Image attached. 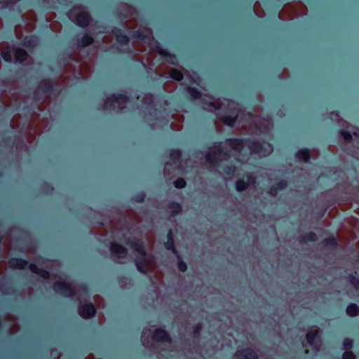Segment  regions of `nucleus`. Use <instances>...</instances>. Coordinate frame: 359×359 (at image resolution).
<instances>
[{
    "label": "nucleus",
    "mask_w": 359,
    "mask_h": 359,
    "mask_svg": "<svg viewBox=\"0 0 359 359\" xmlns=\"http://www.w3.org/2000/svg\"><path fill=\"white\" fill-rule=\"evenodd\" d=\"M130 38L141 41H147L151 46L152 49L163 58L165 62L172 65H177V56L163 48L161 43L154 38L151 32L144 33L140 29H137L131 32Z\"/></svg>",
    "instance_id": "f257e3e1"
},
{
    "label": "nucleus",
    "mask_w": 359,
    "mask_h": 359,
    "mask_svg": "<svg viewBox=\"0 0 359 359\" xmlns=\"http://www.w3.org/2000/svg\"><path fill=\"white\" fill-rule=\"evenodd\" d=\"M53 289L57 294L65 297H74L76 294L75 288L65 280L55 281Z\"/></svg>",
    "instance_id": "f03ea898"
},
{
    "label": "nucleus",
    "mask_w": 359,
    "mask_h": 359,
    "mask_svg": "<svg viewBox=\"0 0 359 359\" xmlns=\"http://www.w3.org/2000/svg\"><path fill=\"white\" fill-rule=\"evenodd\" d=\"M218 150L217 152L208 154L205 156V160L208 163L212 165H217V162L222 160V158H226L229 156L228 150L222 149V142L217 144Z\"/></svg>",
    "instance_id": "7ed1b4c3"
},
{
    "label": "nucleus",
    "mask_w": 359,
    "mask_h": 359,
    "mask_svg": "<svg viewBox=\"0 0 359 359\" xmlns=\"http://www.w3.org/2000/svg\"><path fill=\"white\" fill-rule=\"evenodd\" d=\"M77 311L81 318L89 319L95 315L97 310L92 302H88L83 305H79L77 308Z\"/></svg>",
    "instance_id": "20e7f679"
},
{
    "label": "nucleus",
    "mask_w": 359,
    "mask_h": 359,
    "mask_svg": "<svg viewBox=\"0 0 359 359\" xmlns=\"http://www.w3.org/2000/svg\"><path fill=\"white\" fill-rule=\"evenodd\" d=\"M245 180H238L235 182L236 189L242 192L248 189L249 186L255 185L257 183V179L255 175L252 174H248L245 175Z\"/></svg>",
    "instance_id": "39448f33"
},
{
    "label": "nucleus",
    "mask_w": 359,
    "mask_h": 359,
    "mask_svg": "<svg viewBox=\"0 0 359 359\" xmlns=\"http://www.w3.org/2000/svg\"><path fill=\"white\" fill-rule=\"evenodd\" d=\"M80 27H87L93 21L91 15L86 11H83L74 15L72 20Z\"/></svg>",
    "instance_id": "423d86ee"
},
{
    "label": "nucleus",
    "mask_w": 359,
    "mask_h": 359,
    "mask_svg": "<svg viewBox=\"0 0 359 359\" xmlns=\"http://www.w3.org/2000/svg\"><path fill=\"white\" fill-rule=\"evenodd\" d=\"M265 142L254 139H246V146H248L250 154H259L264 151Z\"/></svg>",
    "instance_id": "0eeeda50"
},
{
    "label": "nucleus",
    "mask_w": 359,
    "mask_h": 359,
    "mask_svg": "<svg viewBox=\"0 0 359 359\" xmlns=\"http://www.w3.org/2000/svg\"><path fill=\"white\" fill-rule=\"evenodd\" d=\"M151 339L157 342L170 343L172 341L170 334L162 327L157 328L154 331Z\"/></svg>",
    "instance_id": "6e6552de"
},
{
    "label": "nucleus",
    "mask_w": 359,
    "mask_h": 359,
    "mask_svg": "<svg viewBox=\"0 0 359 359\" xmlns=\"http://www.w3.org/2000/svg\"><path fill=\"white\" fill-rule=\"evenodd\" d=\"M233 359H259L258 355L250 347L237 351L233 355Z\"/></svg>",
    "instance_id": "1a4fd4ad"
},
{
    "label": "nucleus",
    "mask_w": 359,
    "mask_h": 359,
    "mask_svg": "<svg viewBox=\"0 0 359 359\" xmlns=\"http://www.w3.org/2000/svg\"><path fill=\"white\" fill-rule=\"evenodd\" d=\"M111 34L115 36L116 41L121 45H128L130 43V37L123 33L121 28L114 27L111 30Z\"/></svg>",
    "instance_id": "9d476101"
},
{
    "label": "nucleus",
    "mask_w": 359,
    "mask_h": 359,
    "mask_svg": "<svg viewBox=\"0 0 359 359\" xmlns=\"http://www.w3.org/2000/svg\"><path fill=\"white\" fill-rule=\"evenodd\" d=\"M38 88L46 95L53 94L57 91L50 79H42L38 83Z\"/></svg>",
    "instance_id": "9b49d317"
},
{
    "label": "nucleus",
    "mask_w": 359,
    "mask_h": 359,
    "mask_svg": "<svg viewBox=\"0 0 359 359\" xmlns=\"http://www.w3.org/2000/svg\"><path fill=\"white\" fill-rule=\"evenodd\" d=\"M109 250L116 257H124L128 253L127 249L122 245L112 241L109 243Z\"/></svg>",
    "instance_id": "f8f14e48"
},
{
    "label": "nucleus",
    "mask_w": 359,
    "mask_h": 359,
    "mask_svg": "<svg viewBox=\"0 0 359 359\" xmlns=\"http://www.w3.org/2000/svg\"><path fill=\"white\" fill-rule=\"evenodd\" d=\"M226 143L231 146L235 151L240 152L246 146V139L232 137L228 139Z\"/></svg>",
    "instance_id": "ddd939ff"
},
{
    "label": "nucleus",
    "mask_w": 359,
    "mask_h": 359,
    "mask_svg": "<svg viewBox=\"0 0 359 359\" xmlns=\"http://www.w3.org/2000/svg\"><path fill=\"white\" fill-rule=\"evenodd\" d=\"M287 186V181L285 180H281L269 187L268 194L271 196H276L279 191L285 190Z\"/></svg>",
    "instance_id": "4468645a"
},
{
    "label": "nucleus",
    "mask_w": 359,
    "mask_h": 359,
    "mask_svg": "<svg viewBox=\"0 0 359 359\" xmlns=\"http://www.w3.org/2000/svg\"><path fill=\"white\" fill-rule=\"evenodd\" d=\"M94 41V37L90 32H85L81 38L76 39V46L83 48L92 45Z\"/></svg>",
    "instance_id": "2eb2a0df"
},
{
    "label": "nucleus",
    "mask_w": 359,
    "mask_h": 359,
    "mask_svg": "<svg viewBox=\"0 0 359 359\" xmlns=\"http://www.w3.org/2000/svg\"><path fill=\"white\" fill-rule=\"evenodd\" d=\"M129 101V96L125 93H114L104 100L107 105L109 102H116L118 104H125Z\"/></svg>",
    "instance_id": "dca6fc26"
},
{
    "label": "nucleus",
    "mask_w": 359,
    "mask_h": 359,
    "mask_svg": "<svg viewBox=\"0 0 359 359\" xmlns=\"http://www.w3.org/2000/svg\"><path fill=\"white\" fill-rule=\"evenodd\" d=\"M8 266L13 269H23L27 265L28 261L21 257H12L8 259Z\"/></svg>",
    "instance_id": "f3484780"
},
{
    "label": "nucleus",
    "mask_w": 359,
    "mask_h": 359,
    "mask_svg": "<svg viewBox=\"0 0 359 359\" xmlns=\"http://www.w3.org/2000/svg\"><path fill=\"white\" fill-rule=\"evenodd\" d=\"M183 93L187 97L193 100H199L202 97V92L199 89L190 86H185Z\"/></svg>",
    "instance_id": "a211bd4d"
},
{
    "label": "nucleus",
    "mask_w": 359,
    "mask_h": 359,
    "mask_svg": "<svg viewBox=\"0 0 359 359\" xmlns=\"http://www.w3.org/2000/svg\"><path fill=\"white\" fill-rule=\"evenodd\" d=\"M295 157L304 163H309L311 161V154L308 148H302L295 153Z\"/></svg>",
    "instance_id": "6ab92c4d"
},
{
    "label": "nucleus",
    "mask_w": 359,
    "mask_h": 359,
    "mask_svg": "<svg viewBox=\"0 0 359 359\" xmlns=\"http://www.w3.org/2000/svg\"><path fill=\"white\" fill-rule=\"evenodd\" d=\"M135 264L139 272L144 274H147L149 273V267L148 265L147 259L136 257L135 259Z\"/></svg>",
    "instance_id": "aec40b11"
},
{
    "label": "nucleus",
    "mask_w": 359,
    "mask_h": 359,
    "mask_svg": "<svg viewBox=\"0 0 359 359\" xmlns=\"http://www.w3.org/2000/svg\"><path fill=\"white\" fill-rule=\"evenodd\" d=\"M28 56V53L25 49L20 48L15 49L14 58L17 62L20 64L24 63L27 60Z\"/></svg>",
    "instance_id": "412c9836"
},
{
    "label": "nucleus",
    "mask_w": 359,
    "mask_h": 359,
    "mask_svg": "<svg viewBox=\"0 0 359 359\" xmlns=\"http://www.w3.org/2000/svg\"><path fill=\"white\" fill-rule=\"evenodd\" d=\"M170 215L172 217L177 216L182 212V207L181 204L176 201L170 203L168 205Z\"/></svg>",
    "instance_id": "4be33fe9"
},
{
    "label": "nucleus",
    "mask_w": 359,
    "mask_h": 359,
    "mask_svg": "<svg viewBox=\"0 0 359 359\" xmlns=\"http://www.w3.org/2000/svg\"><path fill=\"white\" fill-rule=\"evenodd\" d=\"M23 47L27 48H34L36 46V35L26 36L21 42Z\"/></svg>",
    "instance_id": "5701e85b"
},
{
    "label": "nucleus",
    "mask_w": 359,
    "mask_h": 359,
    "mask_svg": "<svg viewBox=\"0 0 359 359\" xmlns=\"http://www.w3.org/2000/svg\"><path fill=\"white\" fill-rule=\"evenodd\" d=\"M322 243L328 249L336 250L339 248L338 241L333 236L324 239Z\"/></svg>",
    "instance_id": "b1692460"
},
{
    "label": "nucleus",
    "mask_w": 359,
    "mask_h": 359,
    "mask_svg": "<svg viewBox=\"0 0 359 359\" xmlns=\"http://www.w3.org/2000/svg\"><path fill=\"white\" fill-rule=\"evenodd\" d=\"M182 157V153L180 149H171L169 152V158L172 161L174 164L180 162Z\"/></svg>",
    "instance_id": "393cba45"
},
{
    "label": "nucleus",
    "mask_w": 359,
    "mask_h": 359,
    "mask_svg": "<svg viewBox=\"0 0 359 359\" xmlns=\"http://www.w3.org/2000/svg\"><path fill=\"white\" fill-rule=\"evenodd\" d=\"M126 244L129 245L134 251L138 252L142 248L144 247V243L140 240L135 238H128L126 241Z\"/></svg>",
    "instance_id": "a878e982"
},
{
    "label": "nucleus",
    "mask_w": 359,
    "mask_h": 359,
    "mask_svg": "<svg viewBox=\"0 0 359 359\" xmlns=\"http://www.w3.org/2000/svg\"><path fill=\"white\" fill-rule=\"evenodd\" d=\"M220 120L227 126L230 128L234 127L238 120V116L224 115L220 118Z\"/></svg>",
    "instance_id": "bb28decb"
},
{
    "label": "nucleus",
    "mask_w": 359,
    "mask_h": 359,
    "mask_svg": "<svg viewBox=\"0 0 359 359\" xmlns=\"http://www.w3.org/2000/svg\"><path fill=\"white\" fill-rule=\"evenodd\" d=\"M300 240L303 243H315L318 241V236L316 233L313 231H309L304 234L303 236L300 238Z\"/></svg>",
    "instance_id": "cd10ccee"
},
{
    "label": "nucleus",
    "mask_w": 359,
    "mask_h": 359,
    "mask_svg": "<svg viewBox=\"0 0 359 359\" xmlns=\"http://www.w3.org/2000/svg\"><path fill=\"white\" fill-rule=\"evenodd\" d=\"M348 316L351 317H355L359 315V306L355 303L349 304L346 309Z\"/></svg>",
    "instance_id": "c85d7f7f"
},
{
    "label": "nucleus",
    "mask_w": 359,
    "mask_h": 359,
    "mask_svg": "<svg viewBox=\"0 0 359 359\" xmlns=\"http://www.w3.org/2000/svg\"><path fill=\"white\" fill-rule=\"evenodd\" d=\"M167 241L164 243L166 250L175 246L174 233L172 229H170L167 233Z\"/></svg>",
    "instance_id": "c756f323"
},
{
    "label": "nucleus",
    "mask_w": 359,
    "mask_h": 359,
    "mask_svg": "<svg viewBox=\"0 0 359 359\" xmlns=\"http://www.w3.org/2000/svg\"><path fill=\"white\" fill-rule=\"evenodd\" d=\"M169 76L174 81H181L184 79V75L181 71L177 69H173L170 72Z\"/></svg>",
    "instance_id": "7c9ffc66"
},
{
    "label": "nucleus",
    "mask_w": 359,
    "mask_h": 359,
    "mask_svg": "<svg viewBox=\"0 0 359 359\" xmlns=\"http://www.w3.org/2000/svg\"><path fill=\"white\" fill-rule=\"evenodd\" d=\"M318 336V331H309L306 333V339L310 346H313L315 340Z\"/></svg>",
    "instance_id": "2f4dec72"
},
{
    "label": "nucleus",
    "mask_w": 359,
    "mask_h": 359,
    "mask_svg": "<svg viewBox=\"0 0 359 359\" xmlns=\"http://www.w3.org/2000/svg\"><path fill=\"white\" fill-rule=\"evenodd\" d=\"M339 135L343 137L344 141L347 143H350L353 140V136L350 132L346 130L341 129L339 132Z\"/></svg>",
    "instance_id": "473e14b6"
},
{
    "label": "nucleus",
    "mask_w": 359,
    "mask_h": 359,
    "mask_svg": "<svg viewBox=\"0 0 359 359\" xmlns=\"http://www.w3.org/2000/svg\"><path fill=\"white\" fill-rule=\"evenodd\" d=\"M146 198V193L143 191H139L133 196L132 200L137 203L143 202Z\"/></svg>",
    "instance_id": "72a5a7b5"
},
{
    "label": "nucleus",
    "mask_w": 359,
    "mask_h": 359,
    "mask_svg": "<svg viewBox=\"0 0 359 359\" xmlns=\"http://www.w3.org/2000/svg\"><path fill=\"white\" fill-rule=\"evenodd\" d=\"M353 340L349 338H345L342 341L343 348L346 351H351L353 347Z\"/></svg>",
    "instance_id": "f704fd0d"
},
{
    "label": "nucleus",
    "mask_w": 359,
    "mask_h": 359,
    "mask_svg": "<svg viewBox=\"0 0 359 359\" xmlns=\"http://www.w3.org/2000/svg\"><path fill=\"white\" fill-rule=\"evenodd\" d=\"M348 282L355 289L359 290V278L353 274H351L348 276Z\"/></svg>",
    "instance_id": "c9c22d12"
},
{
    "label": "nucleus",
    "mask_w": 359,
    "mask_h": 359,
    "mask_svg": "<svg viewBox=\"0 0 359 359\" xmlns=\"http://www.w3.org/2000/svg\"><path fill=\"white\" fill-rule=\"evenodd\" d=\"M186 186L187 182L182 177H179L174 182V187L177 189H184Z\"/></svg>",
    "instance_id": "e433bc0d"
},
{
    "label": "nucleus",
    "mask_w": 359,
    "mask_h": 359,
    "mask_svg": "<svg viewBox=\"0 0 359 359\" xmlns=\"http://www.w3.org/2000/svg\"><path fill=\"white\" fill-rule=\"evenodd\" d=\"M154 76L151 77L152 81L158 83L159 84H162L163 81L162 79L163 76L161 74H158L156 70L150 69Z\"/></svg>",
    "instance_id": "4c0bfd02"
},
{
    "label": "nucleus",
    "mask_w": 359,
    "mask_h": 359,
    "mask_svg": "<svg viewBox=\"0 0 359 359\" xmlns=\"http://www.w3.org/2000/svg\"><path fill=\"white\" fill-rule=\"evenodd\" d=\"M123 9L119 13V17L121 18L123 20H125L129 17V6L127 4H124L123 5Z\"/></svg>",
    "instance_id": "58836bf2"
},
{
    "label": "nucleus",
    "mask_w": 359,
    "mask_h": 359,
    "mask_svg": "<svg viewBox=\"0 0 359 359\" xmlns=\"http://www.w3.org/2000/svg\"><path fill=\"white\" fill-rule=\"evenodd\" d=\"M202 327L203 326L201 323H196L193 325L192 330L195 337H198L200 335Z\"/></svg>",
    "instance_id": "ea45409f"
},
{
    "label": "nucleus",
    "mask_w": 359,
    "mask_h": 359,
    "mask_svg": "<svg viewBox=\"0 0 359 359\" xmlns=\"http://www.w3.org/2000/svg\"><path fill=\"white\" fill-rule=\"evenodd\" d=\"M1 56L3 60L6 62H11L12 57L10 50H6L1 53Z\"/></svg>",
    "instance_id": "a19ab883"
},
{
    "label": "nucleus",
    "mask_w": 359,
    "mask_h": 359,
    "mask_svg": "<svg viewBox=\"0 0 359 359\" xmlns=\"http://www.w3.org/2000/svg\"><path fill=\"white\" fill-rule=\"evenodd\" d=\"M177 268L180 271L183 273L187 270V265L182 258L177 259Z\"/></svg>",
    "instance_id": "79ce46f5"
},
{
    "label": "nucleus",
    "mask_w": 359,
    "mask_h": 359,
    "mask_svg": "<svg viewBox=\"0 0 359 359\" xmlns=\"http://www.w3.org/2000/svg\"><path fill=\"white\" fill-rule=\"evenodd\" d=\"M223 170L226 175H233L236 172V166H234V165H229L224 166L223 168Z\"/></svg>",
    "instance_id": "37998d69"
},
{
    "label": "nucleus",
    "mask_w": 359,
    "mask_h": 359,
    "mask_svg": "<svg viewBox=\"0 0 359 359\" xmlns=\"http://www.w3.org/2000/svg\"><path fill=\"white\" fill-rule=\"evenodd\" d=\"M36 274L46 280L49 279L50 276V272L48 270L43 269H39Z\"/></svg>",
    "instance_id": "c03bdc74"
},
{
    "label": "nucleus",
    "mask_w": 359,
    "mask_h": 359,
    "mask_svg": "<svg viewBox=\"0 0 359 359\" xmlns=\"http://www.w3.org/2000/svg\"><path fill=\"white\" fill-rule=\"evenodd\" d=\"M342 359H355V355L351 351H346L342 355Z\"/></svg>",
    "instance_id": "a18cd8bd"
},
{
    "label": "nucleus",
    "mask_w": 359,
    "mask_h": 359,
    "mask_svg": "<svg viewBox=\"0 0 359 359\" xmlns=\"http://www.w3.org/2000/svg\"><path fill=\"white\" fill-rule=\"evenodd\" d=\"M137 253L139 254V256L137 257H142L143 259H147L148 257V252L145 250L144 246Z\"/></svg>",
    "instance_id": "49530a36"
},
{
    "label": "nucleus",
    "mask_w": 359,
    "mask_h": 359,
    "mask_svg": "<svg viewBox=\"0 0 359 359\" xmlns=\"http://www.w3.org/2000/svg\"><path fill=\"white\" fill-rule=\"evenodd\" d=\"M167 250L171 251L172 253L177 257V259L182 258L179 251L176 248L175 245L173 246L172 248L168 249Z\"/></svg>",
    "instance_id": "de8ad7c7"
},
{
    "label": "nucleus",
    "mask_w": 359,
    "mask_h": 359,
    "mask_svg": "<svg viewBox=\"0 0 359 359\" xmlns=\"http://www.w3.org/2000/svg\"><path fill=\"white\" fill-rule=\"evenodd\" d=\"M29 269L32 273L36 274L40 268H39L34 263H31L29 265Z\"/></svg>",
    "instance_id": "09e8293b"
},
{
    "label": "nucleus",
    "mask_w": 359,
    "mask_h": 359,
    "mask_svg": "<svg viewBox=\"0 0 359 359\" xmlns=\"http://www.w3.org/2000/svg\"><path fill=\"white\" fill-rule=\"evenodd\" d=\"M8 6V2L6 1H0V9H6Z\"/></svg>",
    "instance_id": "8fccbe9b"
},
{
    "label": "nucleus",
    "mask_w": 359,
    "mask_h": 359,
    "mask_svg": "<svg viewBox=\"0 0 359 359\" xmlns=\"http://www.w3.org/2000/svg\"><path fill=\"white\" fill-rule=\"evenodd\" d=\"M209 106L211 107L212 108H213L214 109H216V110L219 109V106L217 105L216 104H215L212 102H210L209 103Z\"/></svg>",
    "instance_id": "3c124183"
},
{
    "label": "nucleus",
    "mask_w": 359,
    "mask_h": 359,
    "mask_svg": "<svg viewBox=\"0 0 359 359\" xmlns=\"http://www.w3.org/2000/svg\"><path fill=\"white\" fill-rule=\"evenodd\" d=\"M81 288V290L83 292L88 291V286L86 285H83Z\"/></svg>",
    "instance_id": "603ef678"
},
{
    "label": "nucleus",
    "mask_w": 359,
    "mask_h": 359,
    "mask_svg": "<svg viewBox=\"0 0 359 359\" xmlns=\"http://www.w3.org/2000/svg\"><path fill=\"white\" fill-rule=\"evenodd\" d=\"M4 32H2L1 31H0V39H4Z\"/></svg>",
    "instance_id": "864d4df0"
},
{
    "label": "nucleus",
    "mask_w": 359,
    "mask_h": 359,
    "mask_svg": "<svg viewBox=\"0 0 359 359\" xmlns=\"http://www.w3.org/2000/svg\"><path fill=\"white\" fill-rule=\"evenodd\" d=\"M46 187H47V188H48V189H50V190H53V187L50 186V185H49V184H46Z\"/></svg>",
    "instance_id": "5fc2aeb1"
},
{
    "label": "nucleus",
    "mask_w": 359,
    "mask_h": 359,
    "mask_svg": "<svg viewBox=\"0 0 359 359\" xmlns=\"http://www.w3.org/2000/svg\"><path fill=\"white\" fill-rule=\"evenodd\" d=\"M74 9H76V10H78V9H81V6H75L74 7Z\"/></svg>",
    "instance_id": "6e6d98bb"
},
{
    "label": "nucleus",
    "mask_w": 359,
    "mask_h": 359,
    "mask_svg": "<svg viewBox=\"0 0 359 359\" xmlns=\"http://www.w3.org/2000/svg\"><path fill=\"white\" fill-rule=\"evenodd\" d=\"M10 36H11V39L13 40V34L11 31H10Z\"/></svg>",
    "instance_id": "4d7b16f0"
},
{
    "label": "nucleus",
    "mask_w": 359,
    "mask_h": 359,
    "mask_svg": "<svg viewBox=\"0 0 359 359\" xmlns=\"http://www.w3.org/2000/svg\"><path fill=\"white\" fill-rule=\"evenodd\" d=\"M355 262H356L357 263H359V253H358V255H357V259H356Z\"/></svg>",
    "instance_id": "13d9d810"
},
{
    "label": "nucleus",
    "mask_w": 359,
    "mask_h": 359,
    "mask_svg": "<svg viewBox=\"0 0 359 359\" xmlns=\"http://www.w3.org/2000/svg\"><path fill=\"white\" fill-rule=\"evenodd\" d=\"M163 104H164L165 105H168V100H165L163 101Z\"/></svg>",
    "instance_id": "bf43d9fd"
},
{
    "label": "nucleus",
    "mask_w": 359,
    "mask_h": 359,
    "mask_svg": "<svg viewBox=\"0 0 359 359\" xmlns=\"http://www.w3.org/2000/svg\"><path fill=\"white\" fill-rule=\"evenodd\" d=\"M128 52L132 53V52H133L132 48H130L128 49Z\"/></svg>",
    "instance_id": "052dcab7"
},
{
    "label": "nucleus",
    "mask_w": 359,
    "mask_h": 359,
    "mask_svg": "<svg viewBox=\"0 0 359 359\" xmlns=\"http://www.w3.org/2000/svg\"><path fill=\"white\" fill-rule=\"evenodd\" d=\"M250 11H251V12H254V9L252 6H250Z\"/></svg>",
    "instance_id": "680f3d73"
},
{
    "label": "nucleus",
    "mask_w": 359,
    "mask_h": 359,
    "mask_svg": "<svg viewBox=\"0 0 359 359\" xmlns=\"http://www.w3.org/2000/svg\"><path fill=\"white\" fill-rule=\"evenodd\" d=\"M193 81H194V83H198V82H197V81L196 79H193Z\"/></svg>",
    "instance_id": "e2e57ef3"
},
{
    "label": "nucleus",
    "mask_w": 359,
    "mask_h": 359,
    "mask_svg": "<svg viewBox=\"0 0 359 359\" xmlns=\"http://www.w3.org/2000/svg\"><path fill=\"white\" fill-rule=\"evenodd\" d=\"M36 100L37 101H39V100H40V98L36 97Z\"/></svg>",
    "instance_id": "0e129e2a"
}]
</instances>
